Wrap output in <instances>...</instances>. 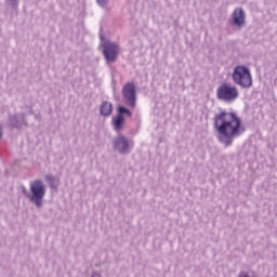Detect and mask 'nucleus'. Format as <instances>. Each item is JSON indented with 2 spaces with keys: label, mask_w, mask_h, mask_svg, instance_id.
Wrapping results in <instances>:
<instances>
[{
  "label": "nucleus",
  "mask_w": 277,
  "mask_h": 277,
  "mask_svg": "<svg viewBox=\"0 0 277 277\" xmlns=\"http://www.w3.org/2000/svg\"><path fill=\"white\" fill-rule=\"evenodd\" d=\"M214 128L219 135V142L224 146H232L235 137H239L246 129L241 128V118L235 113L221 111L214 117Z\"/></svg>",
  "instance_id": "f257e3e1"
},
{
  "label": "nucleus",
  "mask_w": 277,
  "mask_h": 277,
  "mask_svg": "<svg viewBox=\"0 0 277 277\" xmlns=\"http://www.w3.org/2000/svg\"><path fill=\"white\" fill-rule=\"evenodd\" d=\"M44 196H47V186L42 180H35L30 184V195H28V200L35 205L37 209H42L44 205Z\"/></svg>",
  "instance_id": "f03ea898"
},
{
  "label": "nucleus",
  "mask_w": 277,
  "mask_h": 277,
  "mask_svg": "<svg viewBox=\"0 0 277 277\" xmlns=\"http://www.w3.org/2000/svg\"><path fill=\"white\" fill-rule=\"evenodd\" d=\"M232 77L236 85H240V88L245 90L252 88V74L250 72V68L238 65L234 68Z\"/></svg>",
  "instance_id": "7ed1b4c3"
},
{
  "label": "nucleus",
  "mask_w": 277,
  "mask_h": 277,
  "mask_svg": "<svg viewBox=\"0 0 277 277\" xmlns=\"http://www.w3.org/2000/svg\"><path fill=\"white\" fill-rule=\"evenodd\" d=\"M216 96L219 101H224V103H233V101H237V98H239V90H237V87L223 83L219 87Z\"/></svg>",
  "instance_id": "20e7f679"
},
{
  "label": "nucleus",
  "mask_w": 277,
  "mask_h": 277,
  "mask_svg": "<svg viewBox=\"0 0 277 277\" xmlns=\"http://www.w3.org/2000/svg\"><path fill=\"white\" fill-rule=\"evenodd\" d=\"M103 55L106 64H114L120 55V45L114 41L105 40L102 44Z\"/></svg>",
  "instance_id": "39448f33"
},
{
  "label": "nucleus",
  "mask_w": 277,
  "mask_h": 277,
  "mask_svg": "<svg viewBox=\"0 0 277 277\" xmlns=\"http://www.w3.org/2000/svg\"><path fill=\"white\" fill-rule=\"evenodd\" d=\"M124 105L128 107H135L137 103V91L135 89V82H127L121 90Z\"/></svg>",
  "instance_id": "423d86ee"
},
{
  "label": "nucleus",
  "mask_w": 277,
  "mask_h": 277,
  "mask_svg": "<svg viewBox=\"0 0 277 277\" xmlns=\"http://www.w3.org/2000/svg\"><path fill=\"white\" fill-rule=\"evenodd\" d=\"M129 138L122 134H118L114 140H113V149L116 153H119V155H129Z\"/></svg>",
  "instance_id": "0eeeda50"
},
{
  "label": "nucleus",
  "mask_w": 277,
  "mask_h": 277,
  "mask_svg": "<svg viewBox=\"0 0 277 277\" xmlns=\"http://www.w3.org/2000/svg\"><path fill=\"white\" fill-rule=\"evenodd\" d=\"M233 25L237 29H243L246 27V11L242 8H237L232 14Z\"/></svg>",
  "instance_id": "6e6552de"
},
{
  "label": "nucleus",
  "mask_w": 277,
  "mask_h": 277,
  "mask_svg": "<svg viewBox=\"0 0 277 277\" xmlns=\"http://www.w3.org/2000/svg\"><path fill=\"white\" fill-rule=\"evenodd\" d=\"M10 126L14 129H23V126L27 127V122H25V114L21 113L17 115H13L9 118Z\"/></svg>",
  "instance_id": "1a4fd4ad"
},
{
  "label": "nucleus",
  "mask_w": 277,
  "mask_h": 277,
  "mask_svg": "<svg viewBox=\"0 0 277 277\" xmlns=\"http://www.w3.org/2000/svg\"><path fill=\"white\" fill-rule=\"evenodd\" d=\"M100 114L101 116H104V118H107L114 114V105L109 102H103L100 107Z\"/></svg>",
  "instance_id": "9d476101"
},
{
  "label": "nucleus",
  "mask_w": 277,
  "mask_h": 277,
  "mask_svg": "<svg viewBox=\"0 0 277 277\" xmlns=\"http://www.w3.org/2000/svg\"><path fill=\"white\" fill-rule=\"evenodd\" d=\"M124 117H120L118 115L113 117V121L111 124L116 131V133H120V131H122V129H124Z\"/></svg>",
  "instance_id": "9b49d317"
},
{
  "label": "nucleus",
  "mask_w": 277,
  "mask_h": 277,
  "mask_svg": "<svg viewBox=\"0 0 277 277\" xmlns=\"http://www.w3.org/2000/svg\"><path fill=\"white\" fill-rule=\"evenodd\" d=\"M44 181L48 183L50 189H57L60 187V179L51 174L45 175Z\"/></svg>",
  "instance_id": "f8f14e48"
},
{
  "label": "nucleus",
  "mask_w": 277,
  "mask_h": 277,
  "mask_svg": "<svg viewBox=\"0 0 277 277\" xmlns=\"http://www.w3.org/2000/svg\"><path fill=\"white\" fill-rule=\"evenodd\" d=\"M117 116H119L120 118H124V116H128V118H131L132 114L129 108L124 106H118Z\"/></svg>",
  "instance_id": "ddd939ff"
},
{
  "label": "nucleus",
  "mask_w": 277,
  "mask_h": 277,
  "mask_svg": "<svg viewBox=\"0 0 277 277\" xmlns=\"http://www.w3.org/2000/svg\"><path fill=\"white\" fill-rule=\"evenodd\" d=\"M21 0H4L6 8H11V10H18V3Z\"/></svg>",
  "instance_id": "4468645a"
},
{
  "label": "nucleus",
  "mask_w": 277,
  "mask_h": 277,
  "mask_svg": "<svg viewBox=\"0 0 277 277\" xmlns=\"http://www.w3.org/2000/svg\"><path fill=\"white\" fill-rule=\"evenodd\" d=\"M96 1L101 8H107V3H109V0H96Z\"/></svg>",
  "instance_id": "2eb2a0df"
},
{
  "label": "nucleus",
  "mask_w": 277,
  "mask_h": 277,
  "mask_svg": "<svg viewBox=\"0 0 277 277\" xmlns=\"http://www.w3.org/2000/svg\"><path fill=\"white\" fill-rule=\"evenodd\" d=\"M22 194L24 196H26V198H29V196H31V193L27 192V189L25 188V186L22 187Z\"/></svg>",
  "instance_id": "dca6fc26"
},
{
  "label": "nucleus",
  "mask_w": 277,
  "mask_h": 277,
  "mask_svg": "<svg viewBox=\"0 0 277 277\" xmlns=\"http://www.w3.org/2000/svg\"><path fill=\"white\" fill-rule=\"evenodd\" d=\"M100 38H101L102 42H103V40H105V38L103 36H101Z\"/></svg>",
  "instance_id": "f3484780"
},
{
  "label": "nucleus",
  "mask_w": 277,
  "mask_h": 277,
  "mask_svg": "<svg viewBox=\"0 0 277 277\" xmlns=\"http://www.w3.org/2000/svg\"><path fill=\"white\" fill-rule=\"evenodd\" d=\"M29 114H34V109L30 108Z\"/></svg>",
  "instance_id": "a211bd4d"
},
{
  "label": "nucleus",
  "mask_w": 277,
  "mask_h": 277,
  "mask_svg": "<svg viewBox=\"0 0 277 277\" xmlns=\"http://www.w3.org/2000/svg\"><path fill=\"white\" fill-rule=\"evenodd\" d=\"M35 118H37V120H38V118H39L38 115H35Z\"/></svg>",
  "instance_id": "6ab92c4d"
}]
</instances>
